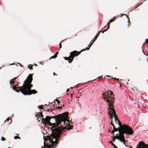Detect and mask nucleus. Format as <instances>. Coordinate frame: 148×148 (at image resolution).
<instances>
[{"instance_id": "obj_1", "label": "nucleus", "mask_w": 148, "mask_h": 148, "mask_svg": "<svg viewBox=\"0 0 148 148\" xmlns=\"http://www.w3.org/2000/svg\"><path fill=\"white\" fill-rule=\"evenodd\" d=\"M69 113L67 112H65L64 113L59 114L56 116H52V118H54L56 119V123H51L49 121V122H47L50 126L52 125L51 128H50L52 131V134L50 136H50L53 134L54 131H56V134L60 132V137L62 134V131L64 129H66L69 130L72 129L73 127V126H71L70 127H66V125H69L70 124L69 120V118L68 116Z\"/></svg>"}, {"instance_id": "obj_2", "label": "nucleus", "mask_w": 148, "mask_h": 148, "mask_svg": "<svg viewBox=\"0 0 148 148\" xmlns=\"http://www.w3.org/2000/svg\"><path fill=\"white\" fill-rule=\"evenodd\" d=\"M32 75L33 74H29V75L22 87V88L21 90V92L25 95H30L37 92L35 90H31V87L33 86L31 84L33 80Z\"/></svg>"}, {"instance_id": "obj_3", "label": "nucleus", "mask_w": 148, "mask_h": 148, "mask_svg": "<svg viewBox=\"0 0 148 148\" xmlns=\"http://www.w3.org/2000/svg\"><path fill=\"white\" fill-rule=\"evenodd\" d=\"M56 132L55 131H54L53 134L50 136L47 137L48 140L49 141V143H47V144H45V142L44 143L45 148H51L55 146L56 144L58 143L60 139V132L56 134Z\"/></svg>"}, {"instance_id": "obj_4", "label": "nucleus", "mask_w": 148, "mask_h": 148, "mask_svg": "<svg viewBox=\"0 0 148 148\" xmlns=\"http://www.w3.org/2000/svg\"><path fill=\"white\" fill-rule=\"evenodd\" d=\"M119 132L123 135H124V134L131 135L134 134V131L132 128L125 124H123L121 127H119Z\"/></svg>"}, {"instance_id": "obj_5", "label": "nucleus", "mask_w": 148, "mask_h": 148, "mask_svg": "<svg viewBox=\"0 0 148 148\" xmlns=\"http://www.w3.org/2000/svg\"><path fill=\"white\" fill-rule=\"evenodd\" d=\"M103 98L105 101L108 103V105L109 107L108 108V110H110V109L111 110L114 109V96H103Z\"/></svg>"}, {"instance_id": "obj_6", "label": "nucleus", "mask_w": 148, "mask_h": 148, "mask_svg": "<svg viewBox=\"0 0 148 148\" xmlns=\"http://www.w3.org/2000/svg\"><path fill=\"white\" fill-rule=\"evenodd\" d=\"M82 52H78L76 51H73L70 53V56L69 57H65L64 59L66 60H68V62L71 63L72 62L73 58L77 56L79 54H80V53Z\"/></svg>"}, {"instance_id": "obj_7", "label": "nucleus", "mask_w": 148, "mask_h": 148, "mask_svg": "<svg viewBox=\"0 0 148 148\" xmlns=\"http://www.w3.org/2000/svg\"><path fill=\"white\" fill-rule=\"evenodd\" d=\"M119 134L118 135V134H116L117 136H114L113 137L112 139L113 141H114L115 139H117L119 140V141L121 142H124L125 140V136L124 135H123L121 134L120 133H119Z\"/></svg>"}, {"instance_id": "obj_8", "label": "nucleus", "mask_w": 148, "mask_h": 148, "mask_svg": "<svg viewBox=\"0 0 148 148\" xmlns=\"http://www.w3.org/2000/svg\"><path fill=\"white\" fill-rule=\"evenodd\" d=\"M136 148H148V145H147L142 141H140L137 145Z\"/></svg>"}, {"instance_id": "obj_9", "label": "nucleus", "mask_w": 148, "mask_h": 148, "mask_svg": "<svg viewBox=\"0 0 148 148\" xmlns=\"http://www.w3.org/2000/svg\"><path fill=\"white\" fill-rule=\"evenodd\" d=\"M18 86V84L17 85H15L14 86H13L12 88L15 91L17 92H19V91H21V90L22 88V87L23 86H19L18 87H17V86Z\"/></svg>"}, {"instance_id": "obj_10", "label": "nucleus", "mask_w": 148, "mask_h": 148, "mask_svg": "<svg viewBox=\"0 0 148 148\" xmlns=\"http://www.w3.org/2000/svg\"><path fill=\"white\" fill-rule=\"evenodd\" d=\"M103 96H114V95L112 92L110 90H109L107 92H105L102 94Z\"/></svg>"}, {"instance_id": "obj_11", "label": "nucleus", "mask_w": 148, "mask_h": 148, "mask_svg": "<svg viewBox=\"0 0 148 148\" xmlns=\"http://www.w3.org/2000/svg\"><path fill=\"white\" fill-rule=\"evenodd\" d=\"M95 41V40H94L93 39L91 41L89 45H88L89 47L88 48H87L86 49H82L81 50V52H82L84 51H85V50H88L89 49L90 47L93 44V43Z\"/></svg>"}, {"instance_id": "obj_12", "label": "nucleus", "mask_w": 148, "mask_h": 148, "mask_svg": "<svg viewBox=\"0 0 148 148\" xmlns=\"http://www.w3.org/2000/svg\"><path fill=\"white\" fill-rule=\"evenodd\" d=\"M112 114H114L113 116L114 117V119L115 122L117 123V121H118L119 120L116 116V112L114 109H112Z\"/></svg>"}, {"instance_id": "obj_13", "label": "nucleus", "mask_w": 148, "mask_h": 148, "mask_svg": "<svg viewBox=\"0 0 148 148\" xmlns=\"http://www.w3.org/2000/svg\"><path fill=\"white\" fill-rule=\"evenodd\" d=\"M51 118L50 116H47L45 119L44 118H42V122H43V121H44L46 123L49 122V121H50Z\"/></svg>"}, {"instance_id": "obj_14", "label": "nucleus", "mask_w": 148, "mask_h": 148, "mask_svg": "<svg viewBox=\"0 0 148 148\" xmlns=\"http://www.w3.org/2000/svg\"><path fill=\"white\" fill-rule=\"evenodd\" d=\"M108 110V114H109V115L110 116V118L111 119V121H112V119L113 118V117L112 116L113 114H112L111 113H112V110H111L110 109H109Z\"/></svg>"}, {"instance_id": "obj_15", "label": "nucleus", "mask_w": 148, "mask_h": 148, "mask_svg": "<svg viewBox=\"0 0 148 148\" xmlns=\"http://www.w3.org/2000/svg\"><path fill=\"white\" fill-rule=\"evenodd\" d=\"M114 21V19H113V18H112L111 19L109 20V22L108 23V29H109L110 28V23L112 22L113 21Z\"/></svg>"}, {"instance_id": "obj_16", "label": "nucleus", "mask_w": 148, "mask_h": 148, "mask_svg": "<svg viewBox=\"0 0 148 148\" xmlns=\"http://www.w3.org/2000/svg\"><path fill=\"white\" fill-rule=\"evenodd\" d=\"M100 32H101V31H99L98 33L96 35V36H95L94 37V38L93 39L94 40H95H95H96L97 38L99 36Z\"/></svg>"}, {"instance_id": "obj_17", "label": "nucleus", "mask_w": 148, "mask_h": 148, "mask_svg": "<svg viewBox=\"0 0 148 148\" xmlns=\"http://www.w3.org/2000/svg\"><path fill=\"white\" fill-rule=\"evenodd\" d=\"M143 3H141L140 4H138L137 5V6L135 7H134L132 8V9L131 10V11L134 10V9H136L138 6H140L141 4Z\"/></svg>"}, {"instance_id": "obj_18", "label": "nucleus", "mask_w": 148, "mask_h": 148, "mask_svg": "<svg viewBox=\"0 0 148 148\" xmlns=\"http://www.w3.org/2000/svg\"><path fill=\"white\" fill-rule=\"evenodd\" d=\"M109 143L111 144L113 147H116V146L112 142V141H109Z\"/></svg>"}, {"instance_id": "obj_19", "label": "nucleus", "mask_w": 148, "mask_h": 148, "mask_svg": "<svg viewBox=\"0 0 148 148\" xmlns=\"http://www.w3.org/2000/svg\"><path fill=\"white\" fill-rule=\"evenodd\" d=\"M38 116H41L42 117V118H43V116L41 112H39Z\"/></svg>"}, {"instance_id": "obj_20", "label": "nucleus", "mask_w": 148, "mask_h": 148, "mask_svg": "<svg viewBox=\"0 0 148 148\" xmlns=\"http://www.w3.org/2000/svg\"><path fill=\"white\" fill-rule=\"evenodd\" d=\"M16 135H17L16 136H14V138L15 139H16L17 138H18L19 139H20V137L19 136H18V134H16Z\"/></svg>"}, {"instance_id": "obj_21", "label": "nucleus", "mask_w": 148, "mask_h": 148, "mask_svg": "<svg viewBox=\"0 0 148 148\" xmlns=\"http://www.w3.org/2000/svg\"><path fill=\"white\" fill-rule=\"evenodd\" d=\"M114 131H117L118 130L119 131V127L118 128H117L115 127H113Z\"/></svg>"}, {"instance_id": "obj_22", "label": "nucleus", "mask_w": 148, "mask_h": 148, "mask_svg": "<svg viewBox=\"0 0 148 148\" xmlns=\"http://www.w3.org/2000/svg\"><path fill=\"white\" fill-rule=\"evenodd\" d=\"M117 123H118V124L120 126L119 127H121V126H122V125L121 123L119 121H119H117Z\"/></svg>"}, {"instance_id": "obj_23", "label": "nucleus", "mask_w": 148, "mask_h": 148, "mask_svg": "<svg viewBox=\"0 0 148 148\" xmlns=\"http://www.w3.org/2000/svg\"><path fill=\"white\" fill-rule=\"evenodd\" d=\"M42 106H43L42 105H40V106H38V108H39L40 109H43V108L42 107Z\"/></svg>"}, {"instance_id": "obj_24", "label": "nucleus", "mask_w": 148, "mask_h": 148, "mask_svg": "<svg viewBox=\"0 0 148 148\" xmlns=\"http://www.w3.org/2000/svg\"><path fill=\"white\" fill-rule=\"evenodd\" d=\"M57 57V56H56V55H54L53 56H52V57H51V58H50V59H52V58H56Z\"/></svg>"}, {"instance_id": "obj_25", "label": "nucleus", "mask_w": 148, "mask_h": 148, "mask_svg": "<svg viewBox=\"0 0 148 148\" xmlns=\"http://www.w3.org/2000/svg\"><path fill=\"white\" fill-rule=\"evenodd\" d=\"M64 40H62L60 43L59 44V46H60V49L61 48H62V44H61V43L62 42H64Z\"/></svg>"}, {"instance_id": "obj_26", "label": "nucleus", "mask_w": 148, "mask_h": 148, "mask_svg": "<svg viewBox=\"0 0 148 148\" xmlns=\"http://www.w3.org/2000/svg\"><path fill=\"white\" fill-rule=\"evenodd\" d=\"M14 80H12V79L10 81V84H13L14 82Z\"/></svg>"}, {"instance_id": "obj_27", "label": "nucleus", "mask_w": 148, "mask_h": 148, "mask_svg": "<svg viewBox=\"0 0 148 148\" xmlns=\"http://www.w3.org/2000/svg\"><path fill=\"white\" fill-rule=\"evenodd\" d=\"M122 143H124V145H125L126 147H127V146L126 145V143H125V140L124 142H122Z\"/></svg>"}, {"instance_id": "obj_28", "label": "nucleus", "mask_w": 148, "mask_h": 148, "mask_svg": "<svg viewBox=\"0 0 148 148\" xmlns=\"http://www.w3.org/2000/svg\"><path fill=\"white\" fill-rule=\"evenodd\" d=\"M1 138V140L3 141H4L5 140V139L3 137H2Z\"/></svg>"}, {"instance_id": "obj_29", "label": "nucleus", "mask_w": 148, "mask_h": 148, "mask_svg": "<svg viewBox=\"0 0 148 148\" xmlns=\"http://www.w3.org/2000/svg\"><path fill=\"white\" fill-rule=\"evenodd\" d=\"M52 110H53V109H51V110H50L49 109H48V110H45L46 111H48V112H49V111H51V112H52Z\"/></svg>"}, {"instance_id": "obj_30", "label": "nucleus", "mask_w": 148, "mask_h": 148, "mask_svg": "<svg viewBox=\"0 0 148 148\" xmlns=\"http://www.w3.org/2000/svg\"><path fill=\"white\" fill-rule=\"evenodd\" d=\"M108 29H107L106 30H103V31H101V32H102L103 33H104V32H106V31L107 30H108Z\"/></svg>"}, {"instance_id": "obj_31", "label": "nucleus", "mask_w": 148, "mask_h": 148, "mask_svg": "<svg viewBox=\"0 0 148 148\" xmlns=\"http://www.w3.org/2000/svg\"><path fill=\"white\" fill-rule=\"evenodd\" d=\"M118 18V17L117 16H114L113 18V19H114V20H115V19H116L117 18Z\"/></svg>"}, {"instance_id": "obj_32", "label": "nucleus", "mask_w": 148, "mask_h": 148, "mask_svg": "<svg viewBox=\"0 0 148 148\" xmlns=\"http://www.w3.org/2000/svg\"><path fill=\"white\" fill-rule=\"evenodd\" d=\"M28 67L29 68L30 70H32L33 69V68L32 66H29Z\"/></svg>"}, {"instance_id": "obj_33", "label": "nucleus", "mask_w": 148, "mask_h": 148, "mask_svg": "<svg viewBox=\"0 0 148 148\" xmlns=\"http://www.w3.org/2000/svg\"><path fill=\"white\" fill-rule=\"evenodd\" d=\"M112 121L111 122V124L113 126V127H115L114 126V124L112 123Z\"/></svg>"}, {"instance_id": "obj_34", "label": "nucleus", "mask_w": 148, "mask_h": 148, "mask_svg": "<svg viewBox=\"0 0 148 148\" xmlns=\"http://www.w3.org/2000/svg\"><path fill=\"white\" fill-rule=\"evenodd\" d=\"M145 42H146L147 44H148V39H146Z\"/></svg>"}, {"instance_id": "obj_35", "label": "nucleus", "mask_w": 148, "mask_h": 148, "mask_svg": "<svg viewBox=\"0 0 148 148\" xmlns=\"http://www.w3.org/2000/svg\"><path fill=\"white\" fill-rule=\"evenodd\" d=\"M102 76H100L99 77H98L97 78L101 79V78L102 77Z\"/></svg>"}, {"instance_id": "obj_36", "label": "nucleus", "mask_w": 148, "mask_h": 148, "mask_svg": "<svg viewBox=\"0 0 148 148\" xmlns=\"http://www.w3.org/2000/svg\"><path fill=\"white\" fill-rule=\"evenodd\" d=\"M57 108H60L61 109H62V107H56Z\"/></svg>"}, {"instance_id": "obj_37", "label": "nucleus", "mask_w": 148, "mask_h": 148, "mask_svg": "<svg viewBox=\"0 0 148 148\" xmlns=\"http://www.w3.org/2000/svg\"><path fill=\"white\" fill-rule=\"evenodd\" d=\"M17 79V77H14V78L13 79H12V80H15L16 79Z\"/></svg>"}, {"instance_id": "obj_38", "label": "nucleus", "mask_w": 148, "mask_h": 148, "mask_svg": "<svg viewBox=\"0 0 148 148\" xmlns=\"http://www.w3.org/2000/svg\"><path fill=\"white\" fill-rule=\"evenodd\" d=\"M58 54V52H57L55 55H56V56H57V55Z\"/></svg>"}, {"instance_id": "obj_39", "label": "nucleus", "mask_w": 148, "mask_h": 148, "mask_svg": "<svg viewBox=\"0 0 148 148\" xmlns=\"http://www.w3.org/2000/svg\"><path fill=\"white\" fill-rule=\"evenodd\" d=\"M114 132H115V131H114V130H112V131L111 132V133L114 134Z\"/></svg>"}, {"instance_id": "obj_40", "label": "nucleus", "mask_w": 148, "mask_h": 148, "mask_svg": "<svg viewBox=\"0 0 148 148\" xmlns=\"http://www.w3.org/2000/svg\"><path fill=\"white\" fill-rule=\"evenodd\" d=\"M53 75H57V74H56L55 73V72H53Z\"/></svg>"}, {"instance_id": "obj_41", "label": "nucleus", "mask_w": 148, "mask_h": 148, "mask_svg": "<svg viewBox=\"0 0 148 148\" xmlns=\"http://www.w3.org/2000/svg\"><path fill=\"white\" fill-rule=\"evenodd\" d=\"M57 102H58V104H59V103H60V101H59V100L58 101H57Z\"/></svg>"}, {"instance_id": "obj_42", "label": "nucleus", "mask_w": 148, "mask_h": 148, "mask_svg": "<svg viewBox=\"0 0 148 148\" xmlns=\"http://www.w3.org/2000/svg\"><path fill=\"white\" fill-rule=\"evenodd\" d=\"M55 101H56L57 102L58 101V100L57 99H56L55 100Z\"/></svg>"}, {"instance_id": "obj_43", "label": "nucleus", "mask_w": 148, "mask_h": 148, "mask_svg": "<svg viewBox=\"0 0 148 148\" xmlns=\"http://www.w3.org/2000/svg\"><path fill=\"white\" fill-rule=\"evenodd\" d=\"M123 15H126V16H127V15H126V14H122V15H121V16H123Z\"/></svg>"}, {"instance_id": "obj_44", "label": "nucleus", "mask_w": 148, "mask_h": 148, "mask_svg": "<svg viewBox=\"0 0 148 148\" xmlns=\"http://www.w3.org/2000/svg\"><path fill=\"white\" fill-rule=\"evenodd\" d=\"M69 90V89H68L67 90L66 92H68Z\"/></svg>"}, {"instance_id": "obj_45", "label": "nucleus", "mask_w": 148, "mask_h": 148, "mask_svg": "<svg viewBox=\"0 0 148 148\" xmlns=\"http://www.w3.org/2000/svg\"><path fill=\"white\" fill-rule=\"evenodd\" d=\"M115 79H116V80H118L119 81V79H116L115 78Z\"/></svg>"}, {"instance_id": "obj_46", "label": "nucleus", "mask_w": 148, "mask_h": 148, "mask_svg": "<svg viewBox=\"0 0 148 148\" xmlns=\"http://www.w3.org/2000/svg\"><path fill=\"white\" fill-rule=\"evenodd\" d=\"M72 96H73V95L72 94H71V97H72Z\"/></svg>"}, {"instance_id": "obj_47", "label": "nucleus", "mask_w": 148, "mask_h": 148, "mask_svg": "<svg viewBox=\"0 0 148 148\" xmlns=\"http://www.w3.org/2000/svg\"><path fill=\"white\" fill-rule=\"evenodd\" d=\"M77 85H76V86H75L74 87V88H75V87H77Z\"/></svg>"}, {"instance_id": "obj_48", "label": "nucleus", "mask_w": 148, "mask_h": 148, "mask_svg": "<svg viewBox=\"0 0 148 148\" xmlns=\"http://www.w3.org/2000/svg\"><path fill=\"white\" fill-rule=\"evenodd\" d=\"M132 148V146H130V148Z\"/></svg>"}, {"instance_id": "obj_49", "label": "nucleus", "mask_w": 148, "mask_h": 148, "mask_svg": "<svg viewBox=\"0 0 148 148\" xmlns=\"http://www.w3.org/2000/svg\"><path fill=\"white\" fill-rule=\"evenodd\" d=\"M108 77H110V76H108Z\"/></svg>"}, {"instance_id": "obj_50", "label": "nucleus", "mask_w": 148, "mask_h": 148, "mask_svg": "<svg viewBox=\"0 0 148 148\" xmlns=\"http://www.w3.org/2000/svg\"><path fill=\"white\" fill-rule=\"evenodd\" d=\"M114 148H118L116 146V147H114Z\"/></svg>"}, {"instance_id": "obj_51", "label": "nucleus", "mask_w": 148, "mask_h": 148, "mask_svg": "<svg viewBox=\"0 0 148 148\" xmlns=\"http://www.w3.org/2000/svg\"><path fill=\"white\" fill-rule=\"evenodd\" d=\"M96 80L95 79L93 80V81H94V80Z\"/></svg>"}, {"instance_id": "obj_52", "label": "nucleus", "mask_w": 148, "mask_h": 148, "mask_svg": "<svg viewBox=\"0 0 148 148\" xmlns=\"http://www.w3.org/2000/svg\"><path fill=\"white\" fill-rule=\"evenodd\" d=\"M37 114L36 115V117H37Z\"/></svg>"}, {"instance_id": "obj_53", "label": "nucleus", "mask_w": 148, "mask_h": 148, "mask_svg": "<svg viewBox=\"0 0 148 148\" xmlns=\"http://www.w3.org/2000/svg\"><path fill=\"white\" fill-rule=\"evenodd\" d=\"M65 40H66V38L65 39Z\"/></svg>"}, {"instance_id": "obj_54", "label": "nucleus", "mask_w": 148, "mask_h": 148, "mask_svg": "<svg viewBox=\"0 0 148 148\" xmlns=\"http://www.w3.org/2000/svg\"><path fill=\"white\" fill-rule=\"evenodd\" d=\"M64 106V105H63V106Z\"/></svg>"}, {"instance_id": "obj_55", "label": "nucleus", "mask_w": 148, "mask_h": 148, "mask_svg": "<svg viewBox=\"0 0 148 148\" xmlns=\"http://www.w3.org/2000/svg\"><path fill=\"white\" fill-rule=\"evenodd\" d=\"M8 148H10V147H8Z\"/></svg>"}, {"instance_id": "obj_56", "label": "nucleus", "mask_w": 148, "mask_h": 148, "mask_svg": "<svg viewBox=\"0 0 148 148\" xmlns=\"http://www.w3.org/2000/svg\"><path fill=\"white\" fill-rule=\"evenodd\" d=\"M147 56H148V55H147Z\"/></svg>"}]
</instances>
